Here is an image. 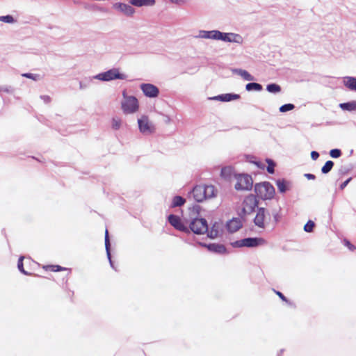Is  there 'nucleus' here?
I'll list each match as a JSON object with an SVG mask.
<instances>
[{"mask_svg":"<svg viewBox=\"0 0 356 356\" xmlns=\"http://www.w3.org/2000/svg\"><path fill=\"white\" fill-rule=\"evenodd\" d=\"M254 193L257 198L259 197L263 200H272L274 197L275 190L270 182L263 181L255 184Z\"/></svg>","mask_w":356,"mask_h":356,"instance_id":"1","label":"nucleus"},{"mask_svg":"<svg viewBox=\"0 0 356 356\" xmlns=\"http://www.w3.org/2000/svg\"><path fill=\"white\" fill-rule=\"evenodd\" d=\"M122 97L123 100L121 102V108L124 113L131 114L138 111L139 104L135 96L128 95L126 90H123Z\"/></svg>","mask_w":356,"mask_h":356,"instance_id":"2","label":"nucleus"},{"mask_svg":"<svg viewBox=\"0 0 356 356\" xmlns=\"http://www.w3.org/2000/svg\"><path fill=\"white\" fill-rule=\"evenodd\" d=\"M266 243L265 239L261 237H247L231 243V245L235 248L243 247L257 248Z\"/></svg>","mask_w":356,"mask_h":356,"instance_id":"3","label":"nucleus"},{"mask_svg":"<svg viewBox=\"0 0 356 356\" xmlns=\"http://www.w3.org/2000/svg\"><path fill=\"white\" fill-rule=\"evenodd\" d=\"M188 227L189 232H192L195 234L202 235L208 231V222L204 218L194 217Z\"/></svg>","mask_w":356,"mask_h":356,"instance_id":"4","label":"nucleus"},{"mask_svg":"<svg viewBox=\"0 0 356 356\" xmlns=\"http://www.w3.org/2000/svg\"><path fill=\"white\" fill-rule=\"evenodd\" d=\"M126 77L125 74L120 72L119 69L114 67L94 76L93 79L102 81H110L115 79L124 80Z\"/></svg>","mask_w":356,"mask_h":356,"instance_id":"5","label":"nucleus"},{"mask_svg":"<svg viewBox=\"0 0 356 356\" xmlns=\"http://www.w3.org/2000/svg\"><path fill=\"white\" fill-rule=\"evenodd\" d=\"M237 182L235 184L236 191H251L253 186L252 177L248 174L238 175L236 177Z\"/></svg>","mask_w":356,"mask_h":356,"instance_id":"6","label":"nucleus"},{"mask_svg":"<svg viewBox=\"0 0 356 356\" xmlns=\"http://www.w3.org/2000/svg\"><path fill=\"white\" fill-rule=\"evenodd\" d=\"M138 129L143 134H150L154 132L155 127L154 124L149 121L148 117L143 115L138 119Z\"/></svg>","mask_w":356,"mask_h":356,"instance_id":"7","label":"nucleus"},{"mask_svg":"<svg viewBox=\"0 0 356 356\" xmlns=\"http://www.w3.org/2000/svg\"><path fill=\"white\" fill-rule=\"evenodd\" d=\"M168 222L177 230L183 232L184 233H189L188 227L184 225L181 218L175 214H170L168 216Z\"/></svg>","mask_w":356,"mask_h":356,"instance_id":"8","label":"nucleus"},{"mask_svg":"<svg viewBox=\"0 0 356 356\" xmlns=\"http://www.w3.org/2000/svg\"><path fill=\"white\" fill-rule=\"evenodd\" d=\"M258 204L259 200L257 197L253 194L248 195L243 202V210L248 211V213H252L256 208H259Z\"/></svg>","mask_w":356,"mask_h":356,"instance_id":"9","label":"nucleus"},{"mask_svg":"<svg viewBox=\"0 0 356 356\" xmlns=\"http://www.w3.org/2000/svg\"><path fill=\"white\" fill-rule=\"evenodd\" d=\"M140 88L144 95L149 98L157 97L160 92L159 88L152 83H141Z\"/></svg>","mask_w":356,"mask_h":356,"instance_id":"10","label":"nucleus"},{"mask_svg":"<svg viewBox=\"0 0 356 356\" xmlns=\"http://www.w3.org/2000/svg\"><path fill=\"white\" fill-rule=\"evenodd\" d=\"M199 244L202 246L207 248V249L211 252L219 254H227L229 253L226 247L220 243H199Z\"/></svg>","mask_w":356,"mask_h":356,"instance_id":"11","label":"nucleus"},{"mask_svg":"<svg viewBox=\"0 0 356 356\" xmlns=\"http://www.w3.org/2000/svg\"><path fill=\"white\" fill-rule=\"evenodd\" d=\"M189 195H192L193 199L197 202H202L204 200H207L205 195V189L204 185H197L193 187V188L188 193Z\"/></svg>","mask_w":356,"mask_h":356,"instance_id":"12","label":"nucleus"},{"mask_svg":"<svg viewBox=\"0 0 356 356\" xmlns=\"http://www.w3.org/2000/svg\"><path fill=\"white\" fill-rule=\"evenodd\" d=\"M113 8L129 17L132 16L135 13V9L131 5L124 3H115Z\"/></svg>","mask_w":356,"mask_h":356,"instance_id":"13","label":"nucleus"},{"mask_svg":"<svg viewBox=\"0 0 356 356\" xmlns=\"http://www.w3.org/2000/svg\"><path fill=\"white\" fill-rule=\"evenodd\" d=\"M266 209L264 207H259L257 209L256 216L253 222L256 226L259 228H265V218H266Z\"/></svg>","mask_w":356,"mask_h":356,"instance_id":"14","label":"nucleus"},{"mask_svg":"<svg viewBox=\"0 0 356 356\" xmlns=\"http://www.w3.org/2000/svg\"><path fill=\"white\" fill-rule=\"evenodd\" d=\"M240 98V95L235 93H225L209 97V99L216 100L222 102H229Z\"/></svg>","mask_w":356,"mask_h":356,"instance_id":"15","label":"nucleus"},{"mask_svg":"<svg viewBox=\"0 0 356 356\" xmlns=\"http://www.w3.org/2000/svg\"><path fill=\"white\" fill-rule=\"evenodd\" d=\"M242 222L239 218H234L229 220L226 224L227 229L229 232L234 233L242 227Z\"/></svg>","mask_w":356,"mask_h":356,"instance_id":"16","label":"nucleus"},{"mask_svg":"<svg viewBox=\"0 0 356 356\" xmlns=\"http://www.w3.org/2000/svg\"><path fill=\"white\" fill-rule=\"evenodd\" d=\"M279 193L283 194L291 189V183L285 179H279L275 181Z\"/></svg>","mask_w":356,"mask_h":356,"instance_id":"17","label":"nucleus"},{"mask_svg":"<svg viewBox=\"0 0 356 356\" xmlns=\"http://www.w3.org/2000/svg\"><path fill=\"white\" fill-rule=\"evenodd\" d=\"M232 72L233 74L241 76L245 81H252L254 80V77L245 70L233 68L232 69Z\"/></svg>","mask_w":356,"mask_h":356,"instance_id":"18","label":"nucleus"},{"mask_svg":"<svg viewBox=\"0 0 356 356\" xmlns=\"http://www.w3.org/2000/svg\"><path fill=\"white\" fill-rule=\"evenodd\" d=\"M220 224L218 222H215L211 229L208 228V231L206 232L207 236L211 239L216 238L219 235V229H220Z\"/></svg>","mask_w":356,"mask_h":356,"instance_id":"19","label":"nucleus"},{"mask_svg":"<svg viewBox=\"0 0 356 356\" xmlns=\"http://www.w3.org/2000/svg\"><path fill=\"white\" fill-rule=\"evenodd\" d=\"M344 86L350 90L356 92V77L346 76L343 81Z\"/></svg>","mask_w":356,"mask_h":356,"instance_id":"20","label":"nucleus"},{"mask_svg":"<svg viewBox=\"0 0 356 356\" xmlns=\"http://www.w3.org/2000/svg\"><path fill=\"white\" fill-rule=\"evenodd\" d=\"M155 3V0H130V3L137 7L152 6Z\"/></svg>","mask_w":356,"mask_h":356,"instance_id":"21","label":"nucleus"},{"mask_svg":"<svg viewBox=\"0 0 356 356\" xmlns=\"http://www.w3.org/2000/svg\"><path fill=\"white\" fill-rule=\"evenodd\" d=\"M339 107L343 111H356V101H350L339 104Z\"/></svg>","mask_w":356,"mask_h":356,"instance_id":"22","label":"nucleus"},{"mask_svg":"<svg viewBox=\"0 0 356 356\" xmlns=\"http://www.w3.org/2000/svg\"><path fill=\"white\" fill-rule=\"evenodd\" d=\"M216 31V30H211V31L201 30L199 32V35L197 37L201 38H205V39L215 40Z\"/></svg>","mask_w":356,"mask_h":356,"instance_id":"23","label":"nucleus"},{"mask_svg":"<svg viewBox=\"0 0 356 356\" xmlns=\"http://www.w3.org/2000/svg\"><path fill=\"white\" fill-rule=\"evenodd\" d=\"M245 90L248 92L256 91L259 92L263 90L261 84L256 82H250L245 85Z\"/></svg>","mask_w":356,"mask_h":356,"instance_id":"24","label":"nucleus"},{"mask_svg":"<svg viewBox=\"0 0 356 356\" xmlns=\"http://www.w3.org/2000/svg\"><path fill=\"white\" fill-rule=\"evenodd\" d=\"M186 203V199L180 195H175L172 198L170 205L171 208L180 207Z\"/></svg>","mask_w":356,"mask_h":356,"instance_id":"25","label":"nucleus"},{"mask_svg":"<svg viewBox=\"0 0 356 356\" xmlns=\"http://www.w3.org/2000/svg\"><path fill=\"white\" fill-rule=\"evenodd\" d=\"M206 198H212L216 196L217 191L213 185H204Z\"/></svg>","mask_w":356,"mask_h":356,"instance_id":"26","label":"nucleus"},{"mask_svg":"<svg viewBox=\"0 0 356 356\" xmlns=\"http://www.w3.org/2000/svg\"><path fill=\"white\" fill-rule=\"evenodd\" d=\"M228 39L227 42H234L238 44H241L243 42V38L241 35L234 33H228Z\"/></svg>","mask_w":356,"mask_h":356,"instance_id":"27","label":"nucleus"},{"mask_svg":"<svg viewBox=\"0 0 356 356\" xmlns=\"http://www.w3.org/2000/svg\"><path fill=\"white\" fill-rule=\"evenodd\" d=\"M266 90L270 93L277 94L281 92L282 88L280 85L275 83H271L266 86Z\"/></svg>","mask_w":356,"mask_h":356,"instance_id":"28","label":"nucleus"},{"mask_svg":"<svg viewBox=\"0 0 356 356\" xmlns=\"http://www.w3.org/2000/svg\"><path fill=\"white\" fill-rule=\"evenodd\" d=\"M334 165V163L332 161H327L321 168V172L324 175L329 173L332 170Z\"/></svg>","mask_w":356,"mask_h":356,"instance_id":"29","label":"nucleus"},{"mask_svg":"<svg viewBox=\"0 0 356 356\" xmlns=\"http://www.w3.org/2000/svg\"><path fill=\"white\" fill-rule=\"evenodd\" d=\"M233 173V168L230 166L223 167L220 171V176L225 179L230 178Z\"/></svg>","mask_w":356,"mask_h":356,"instance_id":"30","label":"nucleus"},{"mask_svg":"<svg viewBox=\"0 0 356 356\" xmlns=\"http://www.w3.org/2000/svg\"><path fill=\"white\" fill-rule=\"evenodd\" d=\"M228 33H229L222 32L220 31L216 30L215 40H221V41L227 42V40H229L228 39Z\"/></svg>","mask_w":356,"mask_h":356,"instance_id":"31","label":"nucleus"},{"mask_svg":"<svg viewBox=\"0 0 356 356\" xmlns=\"http://www.w3.org/2000/svg\"><path fill=\"white\" fill-rule=\"evenodd\" d=\"M266 163H268V166L266 167V170L269 174L275 173V167L276 165L275 162L271 159H266Z\"/></svg>","mask_w":356,"mask_h":356,"instance_id":"32","label":"nucleus"},{"mask_svg":"<svg viewBox=\"0 0 356 356\" xmlns=\"http://www.w3.org/2000/svg\"><path fill=\"white\" fill-rule=\"evenodd\" d=\"M24 257L23 256H20L19 258L18 259V261H17V268L18 270L24 275H31L30 273L27 272L26 270H25L24 268V263H23V261H24Z\"/></svg>","mask_w":356,"mask_h":356,"instance_id":"33","label":"nucleus"},{"mask_svg":"<svg viewBox=\"0 0 356 356\" xmlns=\"http://www.w3.org/2000/svg\"><path fill=\"white\" fill-rule=\"evenodd\" d=\"M0 22L7 24H13L16 22V19L11 15H6L0 16Z\"/></svg>","mask_w":356,"mask_h":356,"instance_id":"34","label":"nucleus"},{"mask_svg":"<svg viewBox=\"0 0 356 356\" xmlns=\"http://www.w3.org/2000/svg\"><path fill=\"white\" fill-rule=\"evenodd\" d=\"M294 108H295V105L293 104L288 103V104H284L282 105L279 108V111L281 113H286V112L292 111Z\"/></svg>","mask_w":356,"mask_h":356,"instance_id":"35","label":"nucleus"},{"mask_svg":"<svg viewBox=\"0 0 356 356\" xmlns=\"http://www.w3.org/2000/svg\"><path fill=\"white\" fill-rule=\"evenodd\" d=\"M315 227V223L311 220H309L307 222L304 226V231L310 233L312 232Z\"/></svg>","mask_w":356,"mask_h":356,"instance_id":"36","label":"nucleus"},{"mask_svg":"<svg viewBox=\"0 0 356 356\" xmlns=\"http://www.w3.org/2000/svg\"><path fill=\"white\" fill-rule=\"evenodd\" d=\"M92 79H93V77L92 78H86L83 81H81L79 82V88L81 90H84V89L87 88L89 86Z\"/></svg>","mask_w":356,"mask_h":356,"instance_id":"37","label":"nucleus"},{"mask_svg":"<svg viewBox=\"0 0 356 356\" xmlns=\"http://www.w3.org/2000/svg\"><path fill=\"white\" fill-rule=\"evenodd\" d=\"M329 154L333 159H338L341 156L342 152L340 149L334 148L330 151Z\"/></svg>","mask_w":356,"mask_h":356,"instance_id":"38","label":"nucleus"},{"mask_svg":"<svg viewBox=\"0 0 356 356\" xmlns=\"http://www.w3.org/2000/svg\"><path fill=\"white\" fill-rule=\"evenodd\" d=\"M47 269H49L51 271L53 272H59L67 270V268L62 267L59 265H49L47 266Z\"/></svg>","mask_w":356,"mask_h":356,"instance_id":"39","label":"nucleus"},{"mask_svg":"<svg viewBox=\"0 0 356 356\" xmlns=\"http://www.w3.org/2000/svg\"><path fill=\"white\" fill-rule=\"evenodd\" d=\"M22 76L26 77L27 79H31L34 81H38L40 79V75L37 74H32V73H24L22 74Z\"/></svg>","mask_w":356,"mask_h":356,"instance_id":"40","label":"nucleus"},{"mask_svg":"<svg viewBox=\"0 0 356 356\" xmlns=\"http://www.w3.org/2000/svg\"><path fill=\"white\" fill-rule=\"evenodd\" d=\"M121 126V120L113 118L112 119V128L115 130H118L120 128Z\"/></svg>","mask_w":356,"mask_h":356,"instance_id":"41","label":"nucleus"},{"mask_svg":"<svg viewBox=\"0 0 356 356\" xmlns=\"http://www.w3.org/2000/svg\"><path fill=\"white\" fill-rule=\"evenodd\" d=\"M105 249L106 250H111V242L107 229L105 232Z\"/></svg>","mask_w":356,"mask_h":356,"instance_id":"42","label":"nucleus"},{"mask_svg":"<svg viewBox=\"0 0 356 356\" xmlns=\"http://www.w3.org/2000/svg\"><path fill=\"white\" fill-rule=\"evenodd\" d=\"M191 213L194 215H199L201 211V207L197 204L193 205L191 208H189Z\"/></svg>","mask_w":356,"mask_h":356,"instance_id":"43","label":"nucleus"},{"mask_svg":"<svg viewBox=\"0 0 356 356\" xmlns=\"http://www.w3.org/2000/svg\"><path fill=\"white\" fill-rule=\"evenodd\" d=\"M274 292L279 296V298L284 302H286L289 305H291V302L289 299L280 291L274 290Z\"/></svg>","mask_w":356,"mask_h":356,"instance_id":"44","label":"nucleus"},{"mask_svg":"<svg viewBox=\"0 0 356 356\" xmlns=\"http://www.w3.org/2000/svg\"><path fill=\"white\" fill-rule=\"evenodd\" d=\"M106 256H107V258H108V260L109 261V264H110V266L111 267L114 269L115 271H117V269L115 267V265H114V263L111 259V250H106Z\"/></svg>","mask_w":356,"mask_h":356,"instance_id":"45","label":"nucleus"},{"mask_svg":"<svg viewBox=\"0 0 356 356\" xmlns=\"http://www.w3.org/2000/svg\"><path fill=\"white\" fill-rule=\"evenodd\" d=\"M106 256H107V258H108V260L109 261V264H110V266L111 267L114 269L115 271H117V269L115 267V265H114V263L111 259V250H106Z\"/></svg>","mask_w":356,"mask_h":356,"instance_id":"46","label":"nucleus"},{"mask_svg":"<svg viewBox=\"0 0 356 356\" xmlns=\"http://www.w3.org/2000/svg\"><path fill=\"white\" fill-rule=\"evenodd\" d=\"M13 88L11 86H0V92H4L6 93H13Z\"/></svg>","mask_w":356,"mask_h":356,"instance_id":"47","label":"nucleus"},{"mask_svg":"<svg viewBox=\"0 0 356 356\" xmlns=\"http://www.w3.org/2000/svg\"><path fill=\"white\" fill-rule=\"evenodd\" d=\"M343 245L346 247H347L350 251H354L356 248L355 246L353 245L350 241L346 238L343 240Z\"/></svg>","mask_w":356,"mask_h":356,"instance_id":"48","label":"nucleus"},{"mask_svg":"<svg viewBox=\"0 0 356 356\" xmlns=\"http://www.w3.org/2000/svg\"><path fill=\"white\" fill-rule=\"evenodd\" d=\"M351 180H352V177H349L346 180H345L343 182H342L339 186V189L343 190L347 186V185L350 182Z\"/></svg>","mask_w":356,"mask_h":356,"instance_id":"49","label":"nucleus"},{"mask_svg":"<svg viewBox=\"0 0 356 356\" xmlns=\"http://www.w3.org/2000/svg\"><path fill=\"white\" fill-rule=\"evenodd\" d=\"M273 218H274V220L275 222H277L280 221L281 216L278 211H273Z\"/></svg>","mask_w":356,"mask_h":356,"instance_id":"50","label":"nucleus"},{"mask_svg":"<svg viewBox=\"0 0 356 356\" xmlns=\"http://www.w3.org/2000/svg\"><path fill=\"white\" fill-rule=\"evenodd\" d=\"M319 157V153L316 151H312L311 152V158L312 160L316 161Z\"/></svg>","mask_w":356,"mask_h":356,"instance_id":"51","label":"nucleus"},{"mask_svg":"<svg viewBox=\"0 0 356 356\" xmlns=\"http://www.w3.org/2000/svg\"><path fill=\"white\" fill-rule=\"evenodd\" d=\"M40 99H42L45 104H48L51 102V99L48 95H40Z\"/></svg>","mask_w":356,"mask_h":356,"instance_id":"52","label":"nucleus"},{"mask_svg":"<svg viewBox=\"0 0 356 356\" xmlns=\"http://www.w3.org/2000/svg\"><path fill=\"white\" fill-rule=\"evenodd\" d=\"M250 163H254L260 169H264L265 165L260 161H250Z\"/></svg>","mask_w":356,"mask_h":356,"instance_id":"53","label":"nucleus"},{"mask_svg":"<svg viewBox=\"0 0 356 356\" xmlns=\"http://www.w3.org/2000/svg\"><path fill=\"white\" fill-rule=\"evenodd\" d=\"M304 177L309 180H314L316 179V176L312 173H305L304 174Z\"/></svg>","mask_w":356,"mask_h":356,"instance_id":"54","label":"nucleus"},{"mask_svg":"<svg viewBox=\"0 0 356 356\" xmlns=\"http://www.w3.org/2000/svg\"><path fill=\"white\" fill-rule=\"evenodd\" d=\"M348 169L346 167L341 166V168L339 170V173L341 175H345L348 172Z\"/></svg>","mask_w":356,"mask_h":356,"instance_id":"55","label":"nucleus"},{"mask_svg":"<svg viewBox=\"0 0 356 356\" xmlns=\"http://www.w3.org/2000/svg\"><path fill=\"white\" fill-rule=\"evenodd\" d=\"M250 213H248V211H245L243 210V207L241 209V217L243 218V216H246V215H249Z\"/></svg>","mask_w":356,"mask_h":356,"instance_id":"56","label":"nucleus"},{"mask_svg":"<svg viewBox=\"0 0 356 356\" xmlns=\"http://www.w3.org/2000/svg\"><path fill=\"white\" fill-rule=\"evenodd\" d=\"M170 1L172 3H177V4H179L180 3H181L183 1V0H170Z\"/></svg>","mask_w":356,"mask_h":356,"instance_id":"57","label":"nucleus"},{"mask_svg":"<svg viewBox=\"0 0 356 356\" xmlns=\"http://www.w3.org/2000/svg\"><path fill=\"white\" fill-rule=\"evenodd\" d=\"M248 161L250 163V161H255L254 160H253L254 158L252 156H248Z\"/></svg>","mask_w":356,"mask_h":356,"instance_id":"58","label":"nucleus"},{"mask_svg":"<svg viewBox=\"0 0 356 356\" xmlns=\"http://www.w3.org/2000/svg\"><path fill=\"white\" fill-rule=\"evenodd\" d=\"M284 349L280 350V351L277 354V356H281V355L284 353Z\"/></svg>","mask_w":356,"mask_h":356,"instance_id":"59","label":"nucleus"},{"mask_svg":"<svg viewBox=\"0 0 356 356\" xmlns=\"http://www.w3.org/2000/svg\"><path fill=\"white\" fill-rule=\"evenodd\" d=\"M170 121V118L168 116L166 117L165 122H168Z\"/></svg>","mask_w":356,"mask_h":356,"instance_id":"60","label":"nucleus"}]
</instances>
